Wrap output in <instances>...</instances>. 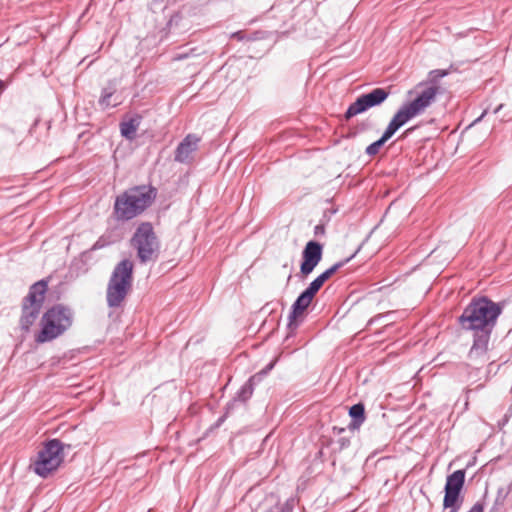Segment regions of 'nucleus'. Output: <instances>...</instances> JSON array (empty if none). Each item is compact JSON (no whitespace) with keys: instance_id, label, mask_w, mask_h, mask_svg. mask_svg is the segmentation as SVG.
Returning a JSON list of instances; mask_svg holds the SVG:
<instances>
[{"instance_id":"obj_1","label":"nucleus","mask_w":512,"mask_h":512,"mask_svg":"<svg viewBox=\"0 0 512 512\" xmlns=\"http://www.w3.org/2000/svg\"><path fill=\"white\" fill-rule=\"evenodd\" d=\"M502 313V306L486 296L473 297L458 317V325L464 331L472 332V346L468 359L475 364H484L491 334Z\"/></svg>"},{"instance_id":"obj_12","label":"nucleus","mask_w":512,"mask_h":512,"mask_svg":"<svg viewBox=\"0 0 512 512\" xmlns=\"http://www.w3.org/2000/svg\"><path fill=\"white\" fill-rule=\"evenodd\" d=\"M319 291L312 287L311 284L299 294L294 303L291 306V311L288 316V329L292 332L299 326L298 318L304 313V311L310 306L313 298Z\"/></svg>"},{"instance_id":"obj_10","label":"nucleus","mask_w":512,"mask_h":512,"mask_svg":"<svg viewBox=\"0 0 512 512\" xmlns=\"http://www.w3.org/2000/svg\"><path fill=\"white\" fill-rule=\"evenodd\" d=\"M390 92L385 88H375L362 94L349 105L344 116L346 120L366 112L368 109L380 106L389 97Z\"/></svg>"},{"instance_id":"obj_26","label":"nucleus","mask_w":512,"mask_h":512,"mask_svg":"<svg viewBox=\"0 0 512 512\" xmlns=\"http://www.w3.org/2000/svg\"><path fill=\"white\" fill-rule=\"evenodd\" d=\"M502 107H503V104L498 105V106L493 110V113H494V114H497V113L502 109Z\"/></svg>"},{"instance_id":"obj_14","label":"nucleus","mask_w":512,"mask_h":512,"mask_svg":"<svg viewBox=\"0 0 512 512\" xmlns=\"http://www.w3.org/2000/svg\"><path fill=\"white\" fill-rule=\"evenodd\" d=\"M362 248V244L358 246V248L356 249V251L349 257L341 260V261H338L336 262L334 265H332L330 268H328L327 270H325L323 273H321L320 275H318L312 282H310V284L312 285V287H314L315 289H317L318 291L321 289V287L323 286V284L333 275L335 274L340 268H342L344 265H346L347 263H349L361 250Z\"/></svg>"},{"instance_id":"obj_24","label":"nucleus","mask_w":512,"mask_h":512,"mask_svg":"<svg viewBox=\"0 0 512 512\" xmlns=\"http://www.w3.org/2000/svg\"><path fill=\"white\" fill-rule=\"evenodd\" d=\"M315 235L323 234L324 233V226L323 225H316L314 228Z\"/></svg>"},{"instance_id":"obj_19","label":"nucleus","mask_w":512,"mask_h":512,"mask_svg":"<svg viewBox=\"0 0 512 512\" xmlns=\"http://www.w3.org/2000/svg\"><path fill=\"white\" fill-rule=\"evenodd\" d=\"M257 378L258 376L257 375H253L251 376L241 387L240 389L237 391L235 397H234V401H239V402H246L247 400H249L252 395H253V392H254V386H255V383L257 381Z\"/></svg>"},{"instance_id":"obj_30","label":"nucleus","mask_w":512,"mask_h":512,"mask_svg":"<svg viewBox=\"0 0 512 512\" xmlns=\"http://www.w3.org/2000/svg\"><path fill=\"white\" fill-rule=\"evenodd\" d=\"M184 57H185V56H183V55H178L177 59H182V58H184Z\"/></svg>"},{"instance_id":"obj_23","label":"nucleus","mask_w":512,"mask_h":512,"mask_svg":"<svg viewBox=\"0 0 512 512\" xmlns=\"http://www.w3.org/2000/svg\"><path fill=\"white\" fill-rule=\"evenodd\" d=\"M274 367V362L269 363L265 369L256 374L258 376L257 381H260L262 376L266 375Z\"/></svg>"},{"instance_id":"obj_21","label":"nucleus","mask_w":512,"mask_h":512,"mask_svg":"<svg viewBox=\"0 0 512 512\" xmlns=\"http://www.w3.org/2000/svg\"><path fill=\"white\" fill-rule=\"evenodd\" d=\"M114 92H115L114 88H111V87L103 88L102 89V93H101V97H100V100H99L100 105L105 107V108L110 107V106H116L117 103H115L113 105H111V103H110V98L112 97Z\"/></svg>"},{"instance_id":"obj_7","label":"nucleus","mask_w":512,"mask_h":512,"mask_svg":"<svg viewBox=\"0 0 512 512\" xmlns=\"http://www.w3.org/2000/svg\"><path fill=\"white\" fill-rule=\"evenodd\" d=\"M47 285L48 283L46 280H40L34 283L30 287L28 295L23 300L20 326L25 332L29 331L30 327L35 323L40 314L45 293L47 291Z\"/></svg>"},{"instance_id":"obj_11","label":"nucleus","mask_w":512,"mask_h":512,"mask_svg":"<svg viewBox=\"0 0 512 512\" xmlns=\"http://www.w3.org/2000/svg\"><path fill=\"white\" fill-rule=\"evenodd\" d=\"M322 256L323 245L318 241H308L302 251L300 272L297 276L303 279L309 276L322 260Z\"/></svg>"},{"instance_id":"obj_13","label":"nucleus","mask_w":512,"mask_h":512,"mask_svg":"<svg viewBox=\"0 0 512 512\" xmlns=\"http://www.w3.org/2000/svg\"><path fill=\"white\" fill-rule=\"evenodd\" d=\"M200 138L194 134H188L177 146L174 160L179 163H189L192 153L198 148Z\"/></svg>"},{"instance_id":"obj_17","label":"nucleus","mask_w":512,"mask_h":512,"mask_svg":"<svg viewBox=\"0 0 512 512\" xmlns=\"http://www.w3.org/2000/svg\"><path fill=\"white\" fill-rule=\"evenodd\" d=\"M349 416L351 417V422L349 424L350 430L359 429L360 426L365 422V406L363 403L359 402L352 405L349 408Z\"/></svg>"},{"instance_id":"obj_15","label":"nucleus","mask_w":512,"mask_h":512,"mask_svg":"<svg viewBox=\"0 0 512 512\" xmlns=\"http://www.w3.org/2000/svg\"><path fill=\"white\" fill-rule=\"evenodd\" d=\"M401 126L393 119L390 120L382 136L366 147L365 153L368 156H375L378 154L381 147L400 129Z\"/></svg>"},{"instance_id":"obj_4","label":"nucleus","mask_w":512,"mask_h":512,"mask_svg":"<svg viewBox=\"0 0 512 512\" xmlns=\"http://www.w3.org/2000/svg\"><path fill=\"white\" fill-rule=\"evenodd\" d=\"M73 312L61 304L48 309L41 318V329L35 335L37 343L50 342L67 331L72 325Z\"/></svg>"},{"instance_id":"obj_27","label":"nucleus","mask_w":512,"mask_h":512,"mask_svg":"<svg viewBox=\"0 0 512 512\" xmlns=\"http://www.w3.org/2000/svg\"><path fill=\"white\" fill-rule=\"evenodd\" d=\"M382 316L381 315H378L377 317L373 318V319H370L369 323H373L374 321H376L377 319L381 318Z\"/></svg>"},{"instance_id":"obj_28","label":"nucleus","mask_w":512,"mask_h":512,"mask_svg":"<svg viewBox=\"0 0 512 512\" xmlns=\"http://www.w3.org/2000/svg\"><path fill=\"white\" fill-rule=\"evenodd\" d=\"M4 89V82L0 79V91Z\"/></svg>"},{"instance_id":"obj_18","label":"nucleus","mask_w":512,"mask_h":512,"mask_svg":"<svg viewBox=\"0 0 512 512\" xmlns=\"http://www.w3.org/2000/svg\"><path fill=\"white\" fill-rule=\"evenodd\" d=\"M512 491V482L497 489L492 507L488 512H505V502Z\"/></svg>"},{"instance_id":"obj_5","label":"nucleus","mask_w":512,"mask_h":512,"mask_svg":"<svg viewBox=\"0 0 512 512\" xmlns=\"http://www.w3.org/2000/svg\"><path fill=\"white\" fill-rule=\"evenodd\" d=\"M133 263L123 259L113 269L108 282L106 301L110 308L120 306L132 286Z\"/></svg>"},{"instance_id":"obj_9","label":"nucleus","mask_w":512,"mask_h":512,"mask_svg":"<svg viewBox=\"0 0 512 512\" xmlns=\"http://www.w3.org/2000/svg\"><path fill=\"white\" fill-rule=\"evenodd\" d=\"M465 483V470L459 469L447 476L444 487L443 507L449 512H458L462 504L461 490Z\"/></svg>"},{"instance_id":"obj_20","label":"nucleus","mask_w":512,"mask_h":512,"mask_svg":"<svg viewBox=\"0 0 512 512\" xmlns=\"http://www.w3.org/2000/svg\"><path fill=\"white\" fill-rule=\"evenodd\" d=\"M448 75V71L444 69L431 70L428 74V81L425 82L427 85H437V82Z\"/></svg>"},{"instance_id":"obj_8","label":"nucleus","mask_w":512,"mask_h":512,"mask_svg":"<svg viewBox=\"0 0 512 512\" xmlns=\"http://www.w3.org/2000/svg\"><path fill=\"white\" fill-rule=\"evenodd\" d=\"M64 444L59 439L48 440L38 452L37 460L34 462V472L46 478L50 473L57 470L63 461Z\"/></svg>"},{"instance_id":"obj_16","label":"nucleus","mask_w":512,"mask_h":512,"mask_svg":"<svg viewBox=\"0 0 512 512\" xmlns=\"http://www.w3.org/2000/svg\"><path fill=\"white\" fill-rule=\"evenodd\" d=\"M142 117L135 115L128 120H124L120 123V133L122 137L127 140H133L136 137V132L141 124Z\"/></svg>"},{"instance_id":"obj_31","label":"nucleus","mask_w":512,"mask_h":512,"mask_svg":"<svg viewBox=\"0 0 512 512\" xmlns=\"http://www.w3.org/2000/svg\"><path fill=\"white\" fill-rule=\"evenodd\" d=\"M291 278H292V275L290 274V275L288 276V278H287V281L289 282Z\"/></svg>"},{"instance_id":"obj_25","label":"nucleus","mask_w":512,"mask_h":512,"mask_svg":"<svg viewBox=\"0 0 512 512\" xmlns=\"http://www.w3.org/2000/svg\"><path fill=\"white\" fill-rule=\"evenodd\" d=\"M487 109L483 111V113L473 122V124L478 123L482 120V118L487 114Z\"/></svg>"},{"instance_id":"obj_3","label":"nucleus","mask_w":512,"mask_h":512,"mask_svg":"<svg viewBox=\"0 0 512 512\" xmlns=\"http://www.w3.org/2000/svg\"><path fill=\"white\" fill-rule=\"evenodd\" d=\"M438 93V85L420 82L413 90L408 91V96L412 99L403 103L392 119L401 127L404 126L411 119L423 114L436 101Z\"/></svg>"},{"instance_id":"obj_6","label":"nucleus","mask_w":512,"mask_h":512,"mask_svg":"<svg viewBox=\"0 0 512 512\" xmlns=\"http://www.w3.org/2000/svg\"><path fill=\"white\" fill-rule=\"evenodd\" d=\"M130 244L136 250L137 258L142 264L157 260L160 245L150 222H142L138 225Z\"/></svg>"},{"instance_id":"obj_22","label":"nucleus","mask_w":512,"mask_h":512,"mask_svg":"<svg viewBox=\"0 0 512 512\" xmlns=\"http://www.w3.org/2000/svg\"><path fill=\"white\" fill-rule=\"evenodd\" d=\"M111 244H112V241H110L108 237L103 235V236L99 237L98 240L92 245V247L90 248V251H96V250L105 248Z\"/></svg>"},{"instance_id":"obj_2","label":"nucleus","mask_w":512,"mask_h":512,"mask_svg":"<svg viewBox=\"0 0 512 512\" xmlns=\"http://www.w3.org/2000/svg\"><path fill=\"white\" fill-rule=\"evenodd\" d=\"M157 189L150 185L131 187L116 196L113 205V218L117 222H128L148 209L155 201Z\"/></svg>"},{"instance_id":"obj_29","label":"nucleus","mask_w":512,"mask_h":512,"mask_svg":"<svg viewBox=\"0 0 512 512\" xmlns=\"http://www.w3.org/2000/svg\"><path fill=\"white\" fill-rule=\"evenodd\" d=\"M233 36H234V37H237L238 39H241V37H240V32H236V33H234V34H233Z\"/></svg>"}]
</instances>
